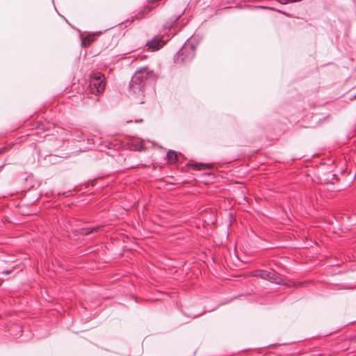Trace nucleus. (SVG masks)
<instances>
[{
	"mask_svg": "<svg viewBox=\"0 0 356 356\" xmlns=\"http://www.w3.org/2000/svg\"><path fill=\"white\" fill-rule=\"evenodd\" d=\"M153 74V72L147 67H143L137 70L129 82V92L131 95L142 96L144 92L147 79Z\"/></svg>",
	"mask_w": 356,
	"mask_h": 356,
	"instance_id": "obj_1",
	"label": "nucleus"
},
{
	"mask_svg": "<svg viewBox=\"0 0 356 356\" xmlns=\"http://www.w3.org/2000/svg\"><path fill=\"white\" fill-rule=\"evenodd\" d=\"M195 47L188 40L184 43L181 49L178 51L177 63H187L191 61L195 56Z\"/></svg>",
	"mask_w": 356,
	"mask_h": 356,
	"instance_id": "obj_2",
	"label": "nucleus"
},
{
	"mask_svg": "<svg viewBox=\"0 0 356 356\" xmlns=\"http://www.w3.org/2000/svg\"><path fill=\"white\" fill-rule=\"evenodd\" d=\"M104 76L100 73H96L91 76L89 82L90 90L93 94L102 92L105 88Z\"/></svg>",
	"mask_w": 356,
	"mask_h": 356,
	"instance_id": "obj_3",
	"label": "nucleus"
},
{
	"mask_svg": "<svg viewBox=\"0 0 356 356\" xmlns=\"http://www.w3.org/2000/svg\"><path fill=\"white\" fill-rule=\"evenodd\" d=\"M253 275L256 277H259L264 280H268L270 282L277 284H283V280L273 272H267L266 270H257L254 273Z\"/></svg>",
	"mask_w": 356,
	"mask_h": 356,
	"instance_id": "obj_4",
	"label": "nucleus"
},
{
	"mask_svg": "<svg viewBox=\"0 0 356 356\" xmlns=\"http://www.w3.org/2000/svg\"><path fill=\"white\" fill-rule=\"evenodd\" d=\"M163 44V41L159 38H154L152 40L147 42L148 49L152 51L159 49Z\"/></svg>",
	"mask_w": 356,
	"mask_h": 356,
	"instance_id": "obj_5",
	"label": "nucleus"
},
{
	"mask_svg": "<svg viewBox=\"0 0 356 356\" xmlns=\"http://www.w3.org/2000/svg\"><path fill=\"white\" fill-rule=\"evenodd\" d=\"M95 34L88 35L81 39V45L83 47L89 46L95 40Z\"/></svg>",
	"mask_w": 356,
	"mask_h": 356,
	"instance_id": "obj_6",
	"label": "nucleus"
},
{
	"mask_svg": "<svg viewBox=\"0 0 356 356\" xmlns=\"http://www.w3.org/2000/svg\"><path fill=\"white\" fill-rule=\"evenodd\" d=\"M102 228V226H96V227H87V228H83L81 229V234L83 235H88L91 233H93V232H99V230H101V229Z\"/></svg>",
	"mask_w": 356,
	"mask_h": 356,
	"instance_id": "obj_7",
	"label": "nucleus"
},
{
	"mask_svg": "<svg viewBox=\"0 0 356 356\" xmlns=\"http://www.w3.org/2000/svg\"><path fill=\"white\" fill-rule=\"evenodd\" d=\"M167 159L172 163H175L177 161V154L173 150H169L167 152Z\"/></svg>",
	"mask_w": 356,
	"mask_h": 356,
	"instance_id": "obj_8",
	"label": "nucleus"
},
{
	"mask_svg": "<svg viewBox=\"0 0 356 356\" xmlns=\"http://www.w3.org/2000/svg\"><path fill=\"white\" fill-rule=\"evenodd\" d=\"M181 17V14L174 15V16H173V17L170 19V21L167 22L165 24L164 27H165V28H168V29L170 28V27L172 26V24H173L174 23H175V22H176L179 19V17Z\"/></svg>",
	"mask_w": 356,
	"mask_h": 356,
	"instance_id": "obj_9",
	"label": "nucleus"
},
{
	"mask_svg": "<svg viewBox=\"0 0 356 356\" xmlns=\"http://www.w3.org/2000/svg\"><path fill=\"white\" fill-rule=\"evenodd\" d=\"M195 168L197 170L206 169V168H209V165L204 164V163L196 164Z\"/></svg>",
	"mask_w": 356,
	"mask_h": 356,
	"instance_id": "obj_10",
	"label": "nucleus"
},
{
	"mask_svg": "<svg viewBox=\"0 0 356 356\" xmlns=\"http://www.w3.org/2000/svg\"><path fill=\"white\" fill-rule=\"evenodd\" d=\"M143 120H136V122L138 123V122H141Z\"/></svg>",
	"mask_w": 356,
	"mask_h": 356,
	"instance_id": "obj_11",
	"label": "nucleus"
},
{
	"mask_svg": "<svg viewBox=\"0 0 356 356\" xmlns=\"http://www.w3.org/2000/svg\"><path fill=\"white\" fill-rule=\"evenodd\" d=\"M199 315H200V314H195V315H193V317H196V316H199Z\"/></svg>",
	"mask_w": 356,
	"mask_h": 356,
	"instance_id": "obj_12",
	"label": "nucleus"
},
{
	"mask_svg": "<svg viewBox=\"0 0 356 356\" xmlns=\"http://www.w3.org/2000/svg\"><path fill=\"white\" fill-rule=\"evenodd\" d=\"M143 103H144V102H143V101H140V104H143Z\"/></svg>",
	"mask_w": 356,
	"mask_h": 356,
	"instance_id": "obj_13",
	"label": "nucleus"
}]
</instances>
